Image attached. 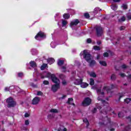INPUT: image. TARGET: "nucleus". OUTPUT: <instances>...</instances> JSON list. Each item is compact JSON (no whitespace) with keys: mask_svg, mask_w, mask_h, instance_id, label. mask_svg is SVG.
Wrapping results in <instances>:
<instances>
[{"mask_svg":"<svg viewBox=\"0 0 131 131\" xmlns=\"http://www.w3.org/2000/svg\"><path fill=\"white\" fill-rule=\"evenodd\" d=\"M7 103H8L7 107L10 108V107H14L16 105V102L14 101L13 98H9L6 100Z\"/></svg>","mask_w":131,"mask_h":131,"instance_id":"nucleus-1","label":"nucleus"},{"mask_svg":"<svg viewBox=\"0 0 131 131\" xmlns=\"http://www.w3.org/2000/svg\"><path fill=\"white\" fill-rule=\"evenodd\" d=\"M96 92H97V94H98V101H102L103 102H106V101H105V100H104V101H103L102 100V98H101V96H102L101 97H104V92H103V91H101V89H97L96 90Z\"/></svg>","mask_w":131,"mask_h":131,"instance_id":"nucleus-2","label":"nucleus"},{"mask_svg":"<svg viewBox=\"0 0 131 131\" xmlns=\"http://www.w3.org/2000/svg\"><path fill=\"white\" fill-rule=\"evenodd\" d=\"M83 54L84 56V59H85L87 62H90V60H91V54L88 53V51L84 50L83 51Z\"/></svg>","mask_w":131,"mask_h":131,"instance_id":"nucleus-3","label":"nucleus"},{"mask_svg":"<svg viewBox=\"0 0 131 131\" xmlns=\"http://www.w3.org/2000/svg\"><path fill=\"white\" fill-rule=\"evenodd\" d=\"M92 103V99L89 97L84 99V101L82 102L83 106H89Z\"/></svg>","mask_w":131,"mask_h":131,"instance_id":"nucleus-4","label":"nucleus"},{"mask_svg":"<svg viewBox=\"0 0 131 131\" xmlns=\"http://www.w3.org/2000/svg\"><path fill=\"white\" fill-rule=\"evenodd\" d=\"M35 39L37 40H40V38H46V35L41 32L37 33V35L35 37Z\"/></svg>","mask_w":131,"mask_h":131,"instance_id":"nucleus-5","label":"nucleus"},{"mask_svg":"<svg viewBox=\"0 0 131 131\" xmlns=\"http://www.w3.org/2000/svg\"><path fill=\"white\" fill-rule=\"evenodd\" d=\"M96 29L97 36H101L102 34H103V29H102V27L96 26Z\"/></svg>","mask_w":131,"mask_h":131,"instance_id":"nucleus-6","label":"nucleus"},{"mask_svg":"<svg viewBox=\"0 0 131 131\" xmlns=\"http://www.w3.org/2000/svg\"><path fill=\"white\" fill-rule=\"evenodd\" d=\"M78 23H79V20L78 19H75L71 21L70 24V26L71 28H73L74 26H76V25H77Z\"/></svg>","mask_w":131,"mask_h":131,"instance_id":"nucleus-7","label":"nucleus"},{"mask_svg":"<svg viewBox=\"0 0 131 131\" xmlns=\"http://www.w3.org/2000/svg\"><path fill=\"white\" fill-rule=\"evenodd\" d=\"M39 101H40L39 97H36L32 100V104L33 105H37V104L39 103Z\"/></svg>","mask_w":131,"mask_h":131,"instance_id":"nucleus-8","label":"nucleus"},{"mask_svg":"<svg viewBox=\"0 0 131 131\" xmlns=\"http://www.w3.org/2000/svg\"><path fill=\"white\" fill-rule=\"evenodd\" d=\"M60 89V84H56L52 86L51 90L54 92H56V91H58Z\"/></svg>","mask_w":131,"mask_h":131,"instance_id":"nucleus-9","label":"nucleus"},{"mask_svg":"<svg viewBox=\"0 0 131 131\" xmlns=\"http://www.w3.org/2000/svg\"><path fill=\"white\" fill-rule=\"evenodd\" d=\"M52 80L53 82H54L56 84H60V80H59V79H58L57 77H52Z\"/></svg>","mask_w":131,"mask_h":131,"instance_id":"nucleus-10","label":"nucleus"},{"mask_svg":"<svg viewBox=\"0 0 131 131\" xmlns=\"http://www.w3.org/2000/svg\"><path fill=\"white\" fill-rule=\"evenodd\" d=\"M83 80L82 79H77L75 80L74 83L76 85H79V84H81V83L82 82Z\"/></svg>","mask_w":131,"mask_h":131,"instance_id":"nucleus-11","label":"nucleus"},{"mask_svg":"<svg viewBox=\"0 0 131 131\" xmlns=\"http://www.w3.org/2000/svg\"><path fill=\"white\" fill-rule=\"evenodd\" d=\"M81 88H82L83 89H85V88H88L89 86V84L85 82H81L80 84Z\"/></svg>","mask_w":131,"mask_h":131,"instance_id":"nucleus-12","label":"nucleus"},{"mask_svg":"<svg viewBox=\"0 0 131 131\" xmlns=\"http://www.w3.org/2000/svg\"><path fill=\"white\" fill-rule=\"evenodd\" d=\"M47 62L51 65L53 64L54 62H55V59H54L53 58H49L48 59H47Z\"/></svg>","mask_w":131,"mask_h":131,"instance_id":"nucleus-13","label":"nucleus"},{"mask_svg":"<svg viewBox=\"0 0 131 131\" xmlns=\"http://www.w3.org/2000/svg\"><path fill=\"white\" fill-rule=\"evenodd\" d=\"M68 104H69V105H75L74 103H73V98H69L68 101L67 102Z\"/></svg>","mask_w":131,"mask_h":131,"instance_id":"nucleus-14","label":"nucleus"},{"mask_svg":"<svg viewBox=\"0 0 131 131\" xmlns=\"http://www.w3.org/2000/svg\"><path fill=\"white\" fill-rule=\"evenodd\" d=\"M110 90L111 89H109V86H104L102 89V91H106V92H107L108 93H109Z\"/></svg>","mask_w":131,"mask_h":131,"instance_id":"nucleus-15","label":"nucleus"},{"mask_svg":"<svg viewBox=\"0 0 131 131\" xmlns=\"http://www.w3.org/2000/svg\"><path fill=\"white\" fill-rule=\"evenodd\" d=\"M45 75H46V77H51V78H53V76H54V75H51V73L50 72L46 73Z\"/></svg>","mask_w":131,"mask_h":131,"instance_id":"nucleus-16","label":"nucleus"},{"mask_svg":"<svg viewBox=\"0 0 131 131\" xmlns=\"http://www.w3.org/2000/svg\"><path fill=\"white\" fill-rule=\"evenodd\" d=\"M116 75L113 74L112 75V76H111V80H113V81H114V80H116Z\"/></svg>","mask_w":131,"mask_h":131,"instance_id":"nucleus-17","label":"nucleus"},{"mask_svg":"<svg viewBox=\"0 0 131 131\" xmlns=\"http://www.w3.org/2000/svg\"><path fill=\"white\" fill-rule=\"evenodd\" d=\"M117 8H118V6H117V5H116L113 4L112 5V9L114 11H116V10H117Z\"/></svg>","mask_w":131,"mask_h":131,"instance_id":"nucleus-18","label":"nucleus"},{"mask_svg":"<svg viewBox=\"0 0 131 131\" xmlns=\"http://www.w3.org/2000/svg\"><path fill=\"white\" fill-rule=\"evenodd\" d=\"M30 64L31 67H33V68L36 67V63H35V62L34 61H31L30 62Z\"/></svg>","mask_w":131,"mask_h":131,"instance_id":"nucleus-19","label":"nucleus"},{"mask_svg":"<svg viewBox=\"0 0 131 131\" xmlns=\"http://www.w3.org/2000/svg\"><path fill=\"white\" fill-rule=\"evenodd\" d=\"M13 89H14V86H10V87H6L5 88V92H9V91H10V90H13Z\"/></svg>","mask_w":131,"mask_h":131,"instance_id":"nucleus-20","label":"nucleus"},{"mask_svg":"<svg viewBox=\"0 0 131 131\" xmlns=\"http://www.w3.org/2000/svg\"><path fill=\"white\" fill-rule=\"evenodd\" d=\"M58 66H62L64 64V60H59L58 62Z\"/></svg>","mask_w":131,"mask_h":131,"instance_id":"nucleus-21","label":"nucleus"},{"mask_svg":"<svg viewBox=\"0 0 131 131\" xmlns=\"http://www.w3.org/2000/svg\"><path fill=\"white\" fill-rule=\"evenodd\" d=\"M63 17L64 19H69L70 15L67 13H65L63 14Z\"/></svg>","mask_w":131,"mask_h":131,"instance_id":"nucleus-22","label":"nucleus"},{"mask_svg":"<svg viewBox=\"0 0 131 131\" xmlns=\"http://www.w3.org/2000/svg\"><path fill=\"white\" fill-rule=\"evenodd\" d=\"M96 65V61L95 60H91V62H90V66H94Z\"/></svg>","mask_w":131,"mask_h":131,"instance_id":"nucleus-23","label":"nucleus"},{"mask_svg":"<svg viewBox=\"0 0 131 131\" xmlns=\"http://www.w3.org/2000/svg\"><path fill=\"white\" fill-rule=\"evenodd\" d=\"M50 112L51 113H58V110L57 109H51L50 110Z\"/></svg>","mask_w":131,"mask_h":131,"instance_id":"nucleus-24","label":"nucleus"},{"mask_svg":"<svg viewBox=\"0 0 131 131\" xmlns=\"http://www.w3.org/2000/svg\"><path fill=\"white\" fill-rule=\"evenodd\" d=\"M93 49L95 51H100V50H101V48H100V47L97 46H94Z\"/></svg>","mask_w":131,"mask_h":131,"instance_id":"nucleus-25","label":"nucleus"},{"mask_svg":"<svg viewBox=\"0 0 131 131\" xmlns=\"http://www.w3.org/2000/svg\"><path fill=\"white\" fill-rule=\"evenodd\" d=\"M90 85H94V84H95V81L92 78L90 79Z\"/></svg>","mask_w":131,"mask_h":131,"instance_id":"nucleus-26","label":"nucleus"},{"mask_svg":"<svg viewBox=\"0 0 131 131\" xmlns=\"http://www.w3.org/2000/svg\"><path fill=\"white\" fill-rule=\"evenodd\" d=\"M58 131H67V129L64 127H61L58 129Z\"/></svg>","mask_w":131,"mask_h":131,"instance_id":"nucleus-27","label":"nucleus"},{"mask_svg":"<svg viewBox=\"0 0 131 131\" xmlns=\"http://www.w3.org/2000/svg\"><path fill=\"white\" fill-rule=\"evenodd\" d=\"M100 64L102 65V66H106L107 63L105 61H99Z\"/></svg>","mask_w":131,"mask_h":131,"instance_id":"nucleus-28","label":"nucleus"},{"mask_svg":"<svg viewBox=\"0 0 131 131\" xmlns=\"http://www.w3.org/2000/svg\"><path fill=\"white\" fill-rule=\"evenodd\" d=\"M83 122H85V123H86V126H89V125H90V123H89V121L88 120V119H85L83 120Z\"/></svg>","mask_w":131,"mask_h":131,"instance_id":"nucleus-29","label":"nucleus"},{"mask_svg":"<svg viewBox=\"0 0 131 131\" xmlns=\"http://www.w3.org/2000/svg\"><path fill=\"white\" fill-rule=\"evenodd\" d=\"M47 64H43V65H42L40 67L41 70H43L44 69H45L46 67H47Z\"/></svg>","mask_w":131,"mask_h":131,"instance_id":"nucleus-30","label":"nucleus"},{"mask_svg":"<svg viewBox=\"0 0 131 131\" xmlns=\"http://www.w3.org/2000/svg\"><path fill=\"white\" fill-rule=\"evenodd\" d=\"M62 25L63 27L66 26L67 25V21L63 20L62 21Z\"/></svg>","mask_w":131,"mask_h":131,"instance_id":"nucleus-31","label":"nucleus"},{"mask_svg":"<svg viewBox=\"0 0 131 131\" xmlns=\"http://www.w3.org/2000/svg\"><path fill=\"white\" fill-rule=\"evenodd\" d=\"M90 76H92V77H96L97 75H96V73L94 72H92L90 74Z\"/></svg>","mask_w":131,"mask_h":131,"instance_id":"nucleus-32","label":"nucleus"},{"mask_svg":"<svg viewBox=\"0 0 131 131\" xmlns=\"http://www.w3.org/2000/svg\"><path fill=\"white\" fill-rule=\"evenodd\" d=\"M125 21V17L122 16L121 19H119V22L124 21Z\"/></svg>","mask_w":131,"mask_h":131,"instance_id":"nucleus-33","label":"nucleus"},{"mask_svg":"<svg viewBox=\"0 0 131 131\" xmlns=\"http://www.w3.org/2000/svg\"><path fill=\"white\" fill-rule=\"evenodd\" d=\"M125 103L127 104H128L129 102H131V99L130 98H126V99L124 100Z\"/></svg>","mask_w":131,"mask_h":131,"instance_id":"nucleus-34","label":"nucleus"},{"mask_svg":"<svg viewBox=\"0 0 131 131\" xmlns=\"http://www.w3.org/2000/svg\"><path fill=\"white\" fill-rule=\"evenodd\" d=\"M127 18L128 20H131V13H128L127 14Z\"/></svg>","mask_w":131,"mask_h":131,"instance_id":"nucleus-35","label":"nucleus"},{"mask_svg":"<svg viewBox=\"0 0 131 131\" xmlns=\"http://www.w3.org/2000/svg\"><path fill=\"white\" fill-rule=\"evenodd\" d=\"M84 16L85 18H86L87 19H89V18H90V14L89 13H85L84 14Z\"/></svg>","mask_w":131,"mask_h":131,"instance_id":"nucleus-36","label":"nucleus"},{"mask_svg":"<svg viewBox=\"0 0 131 131\" xmlns=\"http://www.w3.org/2000/svg\"><path fill=\"white\" fill-rule=\"evenodd\" d=\"M122 7H123V10H126V9H127V5L125 4H123Z\"/></svg>","mask_w":131,"mask_h":131,"instance_id":"nucleus-37","label":"nucleus"},{"mask_svg":"<svg viewBox=\"0 0 131 131\" xmlns=\"http://www.w3.org/2000/svg\"><path fill=\"white\" fill-rule=\"evenodd\" d=\"M111 89H115L117 88V85L112 84L111 85Z\"/></svg>","mask_w":131,"mask_h":131,"instance_id":"nucleus-38","label":"nucleus"},{"mask_svg":"<svg viewBox=\"0 0 131 131\" xmlns=\"http://www.w3.org/2000/svg\"><path fill=\"white\" fill-rule=\"evenodd\" d=\"M127 67H128V66L125 65V64H123L121 66V68L123 69H125V68H127Z\"/></svg>","mask_w":131,"mask_h":131,"instance_id":"nucleus-39","label":"nucleus"},{"mask_svg":"<svg viewBox=\"0 0 131 131\" xmlns=\"http://www.w3.org/2000/svg\"><path fill=\"white\" fill-rule=\"evenodd\" d=\"M42 95V92H41V91H38L37 92V96H41Z\"/></svg>","mask_w":131,"mask_h":131,"instance_id":"nucleus-40","label":"nucleus"},{"mask_svg":"<svg viewBox=\"0 0 131 131\" xmlns=\"http://www.w3.org/2000/svg\"><path fill=\"white\" fill-rule=\"evenodd\" d=\"M118 116L119 117H123V115L122 113H119L118 114Z\"/></svg>","mask_w":131,"mask_h":131,"instance_id":"nucleus-41","label":"nucleus"},{"mask_svg":"<svg viewBox=\"0 0 131 131\" xmlns=\"http://www.w3.org/2000/svg\"><path fill=\"white\" fill-rule=\"evenodd\" d=\"M119 75L121 76V77H125V74L124 73H120Z\"/></svg>","mask_w":131,"mask_h":131,"instance_id":"nucleus-42","label":"nucleus"},{"mask_svg":"<svg viewBox=\"0 0 131 131\" xmlns=\"http://www.w3.org/2000/svg\"><path fill=\"white\" fill-rule=\"evenodd\" d=\"M104 57H108L109 56V54L107 52H105L103 53Z\"/></svg>","mask_w":131,"mask_h":131,"instance_id":"nucleus-43","label":"nucleus"},{"mask_svg":"<svg viewBox=\"0 0 131 131\" xmlns=\"http://www.w3.org/2000/svg\"><path fill=\"white\" fill-rule=\"evenodd\" d=\"M92 42V39L91 38L87 39V43H91Z\"/></svg>","mask_w":131,"mask_h":131,"instance_id":"nucleus-44","label":"nucleus"},{"mask_svg":"<svg viewBox=\"0 0 131 131\" xmlns=\"http://www.w3.org/2000/svg\"><path fill=\"white\" fill-rule=\"evenodd\" d=\"M105 131H114V128L110 129L108 128H106L105 129Z\"/></svg>","mask_w":131,"mask_h":131,"instance_id":"nucleus-45","label":"nucleus"},{"mask_svg":"<svg viewBox=\"0 0 131 131\" xmlns=\"http://www.w3.org/2000/svg\"><path fill=\"white\" fill-rule=\"evenodd\" d=\"M18 76L19 77H22V76H23V73H19L18 74Z\"/></svg>","mask_w":131,"mask_h":131,"instance_id":"nucleus-46","label":"nucleus"},{"mask_svg":"<svg viewBox=\"0 0 131 131\" xmlns=\"http://www.w3.org/2000/svg\"><path fill=\"white\" fill-rule=\"evenodd\" d=\"M125 29V27L122 26L120 28V30H124Z\"/></svg>","mask_w":131,"mask_h":131,"instance_id":"nucleus-47","label":"nucleus"},{"mask_svg":"<svg viewBox=\"0 0 131 131\" xmlns=\"http://www.w3.org/2000/svg\"><path fill=\"white\" fill-rule=\"evenodd\" d=\"M43 83L44 84H49V81L45 80Z\"/></svg>","mask_w":131,"mask_h":131,"instance_id":"nucleus-48","label":"nucleus"},{"mask_svg":"<svg viewBox=\"0 0 131 131\" xmlns=\"http://www.w3.org/2000/svg\"><path fill=\"white\" fill-rule=\"evenodd\" d=\"M62 83L63 85H66V84H67V82H66V81L64 80L62 81Z\"/></svg>","mask_w":131,"mask_h":131,"instance_id":"nucleus-49","label":"nucleus"},{"mask_svg":"<svg viewBox=\"0 0 131 131\" xmlns=\"http://www.w3.org/2000/svg\"><path fill=\"white\" fill-rule=\"evenodd\" d=\"M62 71H63V72H65V71H66V67H62Z\"/></svg>","mask_w":131,"mask_h":131,"instance_id":"nucleus-50","label":"nucleus"},{"mask_svg":"<svg viewBox=\"0 0 131 131\" xmlns=\"http://www.w3.org/2000/svg\"><path fill=\"white\" fill-rule=\"evenodd\" d=\"M25 124H26V125H28V124H29V121H28V120H26Z\"/></svg>","mask_w":131,"mask_h":131,"instance_id":"nucleus-51","label":"nucleus"},{"mask_svg":"<svg viewBox=\"0 0 131 131\" xmlns=\"http://www.w3.org/2000/svg\"><path fill=\"white\" fill-rule=\"evenodd\" d=\"M25 117H29V114H28V113H26L25 114Z\"/></svg>","mask_w":131,"mask_h":131,"instance_id":"nucleus-52","label":"nucleus"},{"mask_svg":"<svg viewBox=\"0 0 131 131\" xmlns=\"http://www.w3.org/2000/svg\"><path fill=\"white\" fill-rule=\"evenodd\" d=\"M128 77H129L128 81H131V75L129 74V75L128 76Z\"/></svg>","mask_w":131,"mask_h":131,"instance_id":"nucleus-53","label":"nucleus"},{"mask_svg":"<svg viewBox=\"0 0 131 131\" xmlns=\"http://www.w3.org/2000/svg\"><path fill=\"white\" fill-rule=\"evenodd\" d=\"M97 45H98V46H99V45H101V43H102V42L101 41H97Z\"/></svg>","mask_w":131,"mask_h":131,"instance_id":"nucleus-54","label":"nucleus"},{"mask_svg":"<svg viewBox=\"0 0 131 131\" xmlns=\"http://www.w3.org/2000/svg\"><path fill=\"white\" fill-rule=\"evenodd\" d=\"M96 112H97V108H94L93 113H96Z\"/></svg>","mask_w":131,"mask_h":131,"instance_id":"nucleus-55","label":"nucleus"},{"mask_svg":"<svg viewBox=\"0 0 131 131\" xmlns=\"http://www.w3.org/2000/svg\"><path fill=\"white\" fill-rule=\"evenodd\" d=\"M114 2H115L116 3H118L119 2H120L121 0H113Z\"/></svg>","mask_w":131,"mask_h":131,"instance_id":"nucleus-56","label":"nucleus"},{"mask_svg":"<svg viewBox=\"0 0 131 131\" xmlns=\"http://www.w3.org/2000/svg\"><path fill=\"white\" fill-rule=\"evenodd\" d=\"M127 119H128V120H129V121H131V118H130V117H127Z\"/></svg>","mask_w":131,"mask_h":131,"instance_id":"nucleus-57","label":"nucleus"},{"mask_svg":"<svg viewBox=\"0 0 131 131\" xmlns=\"http://www.w3.org/2000/svg\"><path fill=\"white\" fill-rule=\"evenodd\" d=\"M124 96V95H120L119 97V100H120V99H121V98H122V97H123Z\"/></svg>","mask_w":131,"mask_h":131,"instance_id":"nucleus-58","label":"nucleus"},{"mask_svg":"<svg viewBox=\"0 0 131 131\" xmlns=\"http://www.w3.org/2000/svg\"><path fill=\"white\" fill-rule=\"evenodd\" d=\"M99 59H100V55H98L97 56V59L99 60Z\"/></svg>","mask_w":131,"mask_h":131,"instance_id":"nucleus-59","label":"nucleus"},{"mask_svg":"<svg viewBox=\"0 0 131 131\" xmlns=\"http://www.w3.org/2000/svg\"><path fill=\"white\" fill-rule=\"evenodd\" d=\"M64 98H66V95H64V96L62 97V99H64Z\"/></svg>","mask_w":131,"mask_h":131,"instance_id":"nucleus-60","label":"nucleus"},{"mask_svg":"<svg viewBox=\"0 0 131 131\" xmlns=\"http://www.w3.org/2000/svg\"><path fill=\"white\" fill-rule=\"evenodd\" d=\"M53 45H54V42H51V47H53Z\"/></svg>","mask_w":131,"mask_h":131,"instance_id":"nucleus-61","label":"nucleus"},{"mask_svg":"<svg viewBox=\"0 0 131 131\" xmlns=\"http://www.w3.org/2000/svg\"><path fill=\"white\" fill-rule=\"evenodd\" d=\"M100 1V2H105V1H106V0H99Z\"/></svg>","mask_w":131,"mask_h":131,"instance_id":"nucleus-62","label":"nucleus"},{"mask_svg":"<svg viewBox=\"0 0 131 131\" xmlns=\"http://www.w3.org/2000/svg\"><path fill=\"white\" fill-rule=\"evenodd\" d=\"M80 56H82V53H81L80 54Z\"/></svg>","mask_w":131,"mask_h":131,"instance_id":"nucleus-63","label":"nucleus"},{"mask_svg":"<svg viewBox=\"0 0 131 131\" xmlns=\"http://www.w3.org/2000/svg\"><path fill=\"white\" fill-rule=\"evenodd\" d=\"M41 78L43 79V78H45V77L43 76H41Z\"/></svg>","mask_w":131,"mask_h":131,"instance_id":"nucleus-64","label":"nucleus"}]
</instances>
